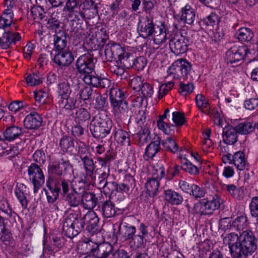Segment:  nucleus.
<instances>
[{"label": "nucleus", "mask_w": 258, "mask_h": 258, "mask_svg": "<svg viewBox=\"0 0 258 258\" xmlns=\"http://www.w3.org/2000/svg\"><path fill=\"white\" fill-rule=\"evenodd\" d=\"M99 222V218L94 211L90 210L85 215L83 219L78 218L74 214H70L64 220L62 225L64 234L70 238L77 236L86 225V229H94Z\"/></svg>", "instance_id": "f257e3e1"}, {"label": "nucleus", "mask_w": 258, "mask_h": 258, "mask_svg": "<svg viewBox=\"0 0 258 258\" xmlns=\"http://www.w3.org/2000/svg\"><path fill=\"white\" fill-rule=\"evenodd\" d=\"M112 121L104 113L96 115L90 124V130L95 138L105 137L110 133Z\"/></svg>", "instance_id": "f03ea898"}, {"label": "nucleus", "mask_w": 258, "mask_h": 258, "mask_svg": "<svg viewBox=\"0 0 258 258\" xmlns=\"http://www.w3.org/2000/svg\"><path fill=\"white\" fill-rule=\"evenodd\" d=\"M251 54L255 56L257 55L256 51H251L245 45H234L226 51L225 60L228 64H236L245 57L249 58Z\"/></svg>", "instance_id": "7ed1b4c3"}, {"label": "nucleus", "mask_w": 258, "mask_h": 258, "mask_svg": "<svg viewBox=\"0 0 258 258\" xmlns=\"http://www.w3.org/2000/svg\"><path fill=\"white\" fill-rule=\"evenodd\" d=\"M192 70L191 63L184 59H178L173 62L167 71V77L179 79L188 78Z\"/></svg>", "instance_id": "20e7f679"}, {"label": "nucleus", "mask_w": 258, "mask_h": 258, "mask_svg": "<svg viewBox=\"0 0 258 258\" xmlns=\"http://www.w3.org/2000/svg\"><path fill=\"white\" fill-rule=\"evenodd\" d=\"M87 150L85 147L79 148L78 154L83 162L85 171V174L81 181L84 183L93 184L95 180V175L94 172L95 165L93 160L87 156Z\"/></svg>", "instance_id": "39448f33"}, {"label": "nucleus", "mask_w": 258, "mask_h": 258, "mask_svg": "<svg viewBox=\"0 0 258 258\" xmlns=\"http://www.w3.org/2000/svg\"><path fill=\"white\" fill-rule=\"evenodd\" d=\"M239 238L240 255L241 254L250 255L255 251L257 248L256 239L251 230L243 231L240 234Z\"/></svg>", "instance_id": "423d86ee"}, {"label": "nucleus", "mask_w": 258, "mask_h": 258, "mask_svg": "<svg viewBox=\"0 0 258 258\" xmlns=\"http://www.w3.org/2000/svg\"><path fill=\"white\" fill-rule=\"evenodd\" d=\"M57 93L59 107L67 110L75 107V101L70 98L71 93L70 85L67 81H63L58 85Z\"/></svg>", "instance_id": "0eeeda50"}, {"label": "nucleus", "mask_w": 258, "mask_h": 258, "mask_svg": "<svg viewBox=\"0 0 258 258\" xmlns=\"http://www.w3.org/2000/svg\"><path fill=\"white\" fill-rule=\"evenodd\" d=\"M222 202L221 197L215 195L211 200L196 204L194 208V211L201 215L212 214L215 210L219 208Z\"/></svg>", "instance_id": "6e6552de"}, {"label": "nucleus", "mask_w": 258, "mask_h": 258, "mask_svg": "<svg viewBox=\"0 0 258 258\" xmlns=\"http://www.w3.org/2000/svg\"><path fill=\"white\" fill-rule=\"evenodd\" d=\"M96 59L92 54L87 53L80 55L76 61V68L81 74H89L94 71Z\"/></svg>", "instance_id": "1a4fd4ad"}, {"label": "nucleus", "mask_w": 258, "mask_h": 258, "mask_svg": "<svg viewBox=\"0 0 258 258\" xmlns=\"http://www.w3.org/2000/svg\"><path fill=\"white\" fill-rule=\"evenodd\" d=\"M30 181L33 185V190L37 193L45 182V176L42 169L37 164L32 163L28 168Z\"/></svg>", "instance_id": "9d476101"}, {"label": "nucleus", "mask_w": 258, "mask_h": 258, "mask_svg": "<svg viewBox=\"0 0 258 258\" xmlns=\"http://www.w3.org/2000/svg\"><path fill=\"white\" fill-rule=\"evenodd\" d=\"M105 54L108 59H117L124 64L125 58L130 53L126 52L125 48L119 44L111 43L107 44L105 47Z\"/></svg>", "instance_id": "9b49d317"}, {"label": "nucleus", "mask_w": 258, "mask_h": 258, "mask_svg": "<svg viewBox=\"0 0 258 258\" xmlns=\"http://www.w3.org/2000/svg\"><path fill=\"white\" fill-rule=\"evenodd\" d=\"M214 122L215 124L223 128V140L227 145H233L237 141V131L231 125L223 126L224 121L220 118L219 113L214 116Z\"/></svg>", "instance_id": "f8f14e48"}, {"label": "nucleus", "mask_w": 258, "mask_h": 258, "mask_svg": "<svg viewBox=\"0 0 258 258\" xmlns=\"http://www.w3.org/2000/svg\"><path fill=\"white\" fill-rule=\"evenodd\" d=\"M48 172L58 175L71 174L73 173V168L68 160L61 159L51 162L48 167Z\"/></svg>", "instance_id": "ddd939ff"}, {"label": "nucleus", "mask_w": 258, "mask_h": 258, "mask_svg": "<svg viewBox=\"0 0 258 258\" xmlns=\"http://www.w3.org/2000/svg\"><path fill=\"white\" fill-rule=\"evenodd\" d=\"M172 51L176 55L186 52L189 46L188 38L183 35L175 36L169 42Z\"/></svg>", "instance_id": "4468645a"}, {"label": "nucleus", "mask_w": 258, "mask_h": 258, "mask_svg": "<svg viewBox=\"0 0 258 258\" xmlns=\"http://www.w3.org/2000/svg\"><path fill=\"white\" fill-rule=\"evenodd\" d=\"M239 241V236L235 232L227 234L223 237V244L228 246L232 256H240Z\"/></svg>", "instance_id": "2eb2a0df"}, {"label": "nucleus", "mask_w": 258, "mask_h": 258, "mask_svg": "<svg viewBox=\"0 0 258 258\" xmlns=\"http://www.w3.org/2000/svg\"><path fill=\"white\" fill-rule=\"evenodd\" d=\"M48 190H45L47 200L49 203L52 204L57 199L60 191V184L58 181L53 177H49L46 181Z\"/></svg>", "instance_id": "dca6fc26"}, {"label": "nucleus", "mask_w": 258, "mask_h": 258, "mask_svg": "<svg viewBox=\"0 0 258 258\" xmlns=\"http://www.w3.org/2000/svg\"><path fill=\"white\" fill-rule=\"evenodd\" d=\"M83 80L86 84L97 88H106L110 83V80L102 74L100 76L87 74L84 77Z\"/></svg>", "instance_id": "f3484780"}, {"label": "nucleus", "mask_w": 258, "mask_h": 258, "mask_svg": "<svg viewBox=\"0 0 258 258\" xmlns=\"http://www.w3.org/2000/svg\"><path fill=\"white\" fill-rule=\"evenodd\" d=\"M170 110L167 108L165 110L163 115L159 116L157 121V126L159 130L167 135H173L175 133V126L171 123H168L164 120L169 115Z\"/></svg>", "instance_id": "a211bd4d"}, {"label": "nucleus", "mask_w": 258, "mask_h": 258, "mask_svg": "<svg viewBox=\"0 0 258 258\" xmlns=\"http://www.w3.org/2000/svg\"><path fill=\"white\" fill-rule=\"evenodd\" d=\"M155 44L160 45L164 43L167 38L166 29L164 24L155 25L150 36Z\"/></svg>", "instance_id": "6ab92c4d"}, {"label": "nucleus", "mask_w": 258, "mask_h": 258, "mask_svg": "<svg viewBox=\"0 0 258 258\" xmlns=\"http://www.w3.org/2000/svg\"><path fill=\"white\" fill-rule=\"evenodd\" d=\"M4 30L2 37V48L4 49H8L11 44H15L17 41L20 40L21 37L17 32H10Z\"/></svg>", "instance_id": "aec40b11"}, {"label": "nucleus", "mask_w": 258, "mask_h": 258, "mask_svg": "<svg viewBox=\"0 0 258 258\" xmlns=\"http://www.w3.org/2000/svg\"><path fill=\"white\" fill-rule=\"evenodd\" d=\"M42 118L38 113L33 112L28 114L24 120V124L28 129H36L40 127L42 123Z\"/></svg>", "instance_id": "412c9836"}, {"label": "nucleus", "mask_w": 258, "mask_h": 258, "mask_svg": "<svg viewBox=\"0 0 258 258\" xmlns=\"http://www.w3.org/2000/svg\"><path fill=\"white\" fill-rule=\"evenodd\" d=\"M146 63V59L144 57L139 56L135 59L134 55L130 53L125 58V62H124V65L140 71L144 69Z\"/></svg>", "instance_id": "4be33fe9"}, {"label": "nucleus", "mask_w": 258, "mask_h": 258, "mask_svg": "<svg viewBox=\"0 0 258 258\" xmlns=\"http://www.w3.org/2000/svg\"><path fill=\"white\" fill-rule=\"evenodd\" d=\"M74 60L72 53L69 50L60 51L53 58L54 62L59 66L70 64Z\"/></svg>", "instance_id": "5701e85b"}, {"label": "nucleus", "mask_w": 258, "mask_h": 258, "mask_svg": "<svg viewBox=\"0 0 258 258\" xmlns=\"http://www.w3.org/2000/svg\"><path fill=\"white\" fill-rule=\"evenodd\" d=\"M196 103L198 107L205 113L209 114L210 116L214 118L216 114L214 113L216 112L215 110H211L209 103L205 97L202 94H198L196 97Z\"/></svg>", "instance_id": "b1692460"}, {"label": "nucleus", "mask_w": 258, "mask_h": 258, "mask_svg": "<svg viewBox=\"0 0 258 258\" xmlns=\"http://www.w3.org/2000/svg\"><path fill=\"white\" fill-rule=\"evenodd\" d=\"M27 189L26 185L22 183H18L15 189V194L23 209H25L28 205L26 197Z\"/></svg>", "instance_id": "393cba45"}, {"label": "nucleus", "mask_w": 258, "mask_h": 258, "mask_svg": "<svg viewBox=\"0 0 258 258\" xmlns=\"http://www.w3.org/2000/svg\"><path fill=\"white\" fill-rule=\"evenodd\" d=\"M195 12L188 5H186L181 9L180 19L189 25L193 24L195 19Z\"/></svg>", "instance_id": "a878e982"}, {"label": "nucleus", "mask_w": 258, "mask_h": 258, "mask_svg": "<svg viewBox=\"0 0 258 258\" xmlns=\"http://www.w3.org/2000/svg\"><path fill=\"white\" fill-rule=\"evenodd\" d=\"M164 200L172 205H178L181 204L183 201L182 197L177 192L169 189L164 190Z\"/></svg>", "instance_id": "bb28decb"}, {"label": "nucleus", "mask_w": 258, "mask_h": 258, "mask_svg": "<svg viewBox=\"0 0 258 258\" xmlns=\"http://www.w3.org/2000/svg\"><path fill=\"white\" fill-rule=\"evenodd\" d=\"M112 112L115 116L119 117L127 110V104L126 101L119 100L110 102Z\"/></svg>", "instance_id": "cd10ccee"}, {"label": "nucleus", "mask_w": 258, "mask_h": 258, "mask_svg": "<svg viewBox=\"0 0 258 258\" xmlns=\"http://www.w3.org/2000/svg\"><path fill=\"white\" fill-rule=\"evenodd\" d=\"M170 136V137H167L163 140L161 143L165 150L175 154L179 150V146L177 143L176 138L172 137V135Z\"/></svg>", "instance_id": "c85d7f7f"}, {"label": "nucleus", "mask_w": 258, "mask_h": 258, "mask_svg": "<svg viewBox=\"0 0 258 258\" xmlns=\"http://www.w3.org/2000/svg\"><path fill=\"white\" fill-rule=\"evenodd\" d=\"M14 18L13 12L9 10H4L0 16V29L6 30L12 24Z\"/></svg>", "instance_id": "c756f323"}, {"label": "nucleus", "mask_w": 258, "mask_h": 258, "mask_svg": "<svg viewBox=\"0 0 258 258\" xmlns=\"http://www.w3.org/2000/svg\"><path fill=\"white\" fill-rule=\"evenodd\" d=\"M22 134V129L16 126H11L8 127L4 132L5 139L10 142L13 141L18 138Z\"/></svg>", "instance_id": "7c9ffc66"}, {"label": "nucleus", "mask_w": 258, "mask_h": 258, "mask_svg": "<svg viewBox=\"0 0 258 258\" xmlns=\"http://www.w3.org/2000/svg\"><path fill=\"white\" fill-rule=\"evenodd\" d=\"M81 201L84 208L91 210L96 206L97 199L92 193L85 192L82 195Z\"/></svg>", "instance_id": "2f4dec72"}, {"label": "nucleus", "mask_w": 258, "mask_h": 258, "mask_svg": "<svg viewBox=\"0 0 258 258\" xmlns=\"http://www.w3.org/2000/svg\"><path fill=\"white\" fill-rule=\"evenodd\" d=\"M113 251L112 246L108 243H100L95 258H110Z\"/></svg>", "instance_id": "473e14b6"}, {"label": "nucleus", "mask_w": 258, "mask_h": 258, "mask_svg": "<svg viewBox=\"0 0 258 258\" xmlns=\"http://www.w3.org/2000/svg\"><path fill=\"white\" fill-rule=\"evenodd\" d=\"M211 130L206 128L203 134L202 150L205 153L211 152L213 149V143L210 139Z\"/></svg>", "instance_id": "72a5a7b5"}, {"label": "nucleus", "mask_w": 258, "mask_h": 258, "mask_svg": "<svg viewBox=\"0 0 258 258\" xmlns=\"http://www.w3.org/2000/svg\"><path fill=\"white\" fill-rule=\"evenodd\" d=\"M232 162L239 170H243L245 168L246 160L242 152L238 151L232 156Z\"/></svg>", "instance_id": "f704fd0d"}, {"label": "nucleus", "mask_w": 258, "mask_h": 258, "mask_svg": "<svg viewBox=\"0 0 258 258\" xmlns=\"http://www.w3.org/2000/svg\"><path fill=\"white\" fill-rule=\"evenodd\" d=\"M160 138L157 136L154 140L146 147L145 153L148 158H153L159 151L160 148Z\"/></svg>", "instance_id": "c9c22d12"}, {"label": "nucleus", "mask_w": 258, "mask_h": 258, "mask_svg": "<svg viewBox=\"0 0 258 258\" xmlns=\"http://www.w3.org/2000/svg\"><path fill=\"white\" fill-rule=\"evenodd\" d=\"M159 181L155 179L149 178L145 184L146 193L150 197L156 196L158 191Z\"/></svg>", "instance_id": "e433bc0d"}, {"label": "nucleus", "mask_w": 258, "mask_h": 258, "mask_svg": "<svg viewBox=\"0 0 258 258\" xmlns=\"http://www.w3.org/2000/svg\"><path fill=\"white\" fill-rule=\"evenodd\" d=\"M27 85L29 86H35L41 84L43 80V76L39 72L30 74L25 77Z\"/></svg>", "instance_id": "4c0bfd02"}, {"label": "nucleus", "mask_w": 258, "mask_h": 258, "mask_svg": "<svg viewBox=\"0 0 258 258\" xmlns=\"http://www.w3.org/2000/svg\"><path fill=\"white\" fill-rule=\"evenodd\" d=\"M136 232V228L134 226L124 223L119 229V233L124 240L133 238Z\"/></svg>", "instance_id": "58836bf2"}, {"label": "nucleus", "mask_w": 258, "mask_h": 258, "mask_svg": "<svg viewBox=\"0 0 258 258\" xmlns=\"http://www.w3.org/2000/svg\"><path fill=\"white\" fill-rule=\"evenodd\" d=\"M155 25L153 21L149 19L144 22H140L139 29L142 36L145 37L150 36Z\"/></svg>", "instance_id": "ea45409f"}, {"label": "nucleus", "mask_w": 258, "mask_h": 258, "mask_svg": "<svg viewBox=\"0 0 258 258\" xmlns=\"http://www.w3.org/2000/svg\"><path fill=\"white\" fill-rule=\"evenodd\" d=\"M92 93V90L90 87H85L83 88L79 89L76 92H75L73 94V96L77 94L75 99V102L78 100H82L85 101L90 98Z\"/></svg>", "instance_id": "a19ab883"}, {"label": "nucleus", "mask_w": 258, "mask_h": 258, "mask_svg": "<svg viewBox=\"0 0 258 258\" xmlns=\"http://www.w3.org/2000/svg\"><path fill=\"white\" fill-rule=\"evenodd\" d=\"M253 34L251 30L248 28L242 27L237 32V37L240 41H249L251 40Z\"/></svg>", "instance_id": "79ce46f5"}, {"label": "nucleus", "mask_w": 258, "mask_h": 258, "mask_svg": "<svg viewBox=\"0 0 258 258\" xmlns=\"http://www.w3.org/2000/svg\"><path fill=\"white\" fill-rule=\"evenodd\" d=\"M115 140L120 145H128L130 138L127 132L122 130H118L114 135Z\"/></svg>", "instance_id": "37998d69"}, {"label": "nucleus", "mask_w": 258, "mask_h": 258, "mask_svg": "<svg viewBox=\"0 0 258 258\" xmlns=\"http://www.w3.org/2000/svg\"><path fill=\"white\" fill-rule=\"evenodd\" d=\"M75 121L81 123L90 118V115L87 110L84 108H80L76 110L75 115Z\"/></svg>", "instance_id": "c03bdc74"}, {"label": "nucleus", "mask_w": 258, "mask_h": 258, "mask_svg": "<svg viewBox=\"0 0 258 258\" xmlns=\"http://www.w3.org/2000/svg\"><path fill=\"white\" fill-rule=\"evenodd\" d=\"M102 213L105 218H110L115 215L114 205L110 201L105 202L102 205Z\"/></svg>", "instance_id": "a18cd8bd"}, {"label": "nucleus", "mask_w": 258, "mask_h": 258, "mask_svg": "<svg viewBox=\"0 0 258 258\" xmlns=\"http://www.w3.org/2000/svg\"><path fill=\"white\" fill-rule=\"evenodd\" d=\"M247 225V219L246 216L243 215L237 217L232 221L233 228L238 231L243 230Z\"/></svg>", "instance_id": "49530a36"}, {"label": "nucleus", "mask_w": 258, "mask_h": 258, "mask_svg": "<svg viewBox=\"0 0 258 258\" xmlns=\"http://www.w3.org/2000/svg\"><path fill=\"white\" fill-rule=\"evenodd\" d=\"M237 133L242 135L248 134L253 130V125L248 121H242L236 126Z\"/></svg>", "instance_id": "de8ad7c7"}, {"label": "nucleus", "mask_w": 258, "mask_h": 258, "mask_svg": "<svg viewBox=\"0 0 258 258\" xmlns=\"http://www.w3.org/2000/svg\"><path fill=\"white\" fill-rule=\"evenodd\" d=\"M137 138H138L140 146L143 145L150 141L151 139V136L149 129L146 127L142 128L137 135Z\"/></svg>", "instance_id": "09e8293b"}, {"label": "nucleus", "mask_w": 258, "mask_h": 258, "mask_svg": "<svg viewBox=\"0 0 258 258\" xmlns=\"http://www.w3.org/2000/svg\"><path fill=\"white\" fill-rule=\"evenodd\" d=\"M255 94L245 99L243 102L244 107L247 110H252L258 106V96Z\"/></svg>", "instance_id": "8fccbe9b"}, {"label": "nucleus", "mask_w": 258, "mask_h": 258, "mask_svg": "<svg viewBox=\"0 0 258 258\" xmlns=\"http://www.w3.org/2000/svg\"><path fill=\"white\" fill-rule=\"evenodd\" d=\"M59 145L63 152H71L74 147V143L71 138L64 136L60 140Z\"/></svg>", "instance_id": "3c124183"}, {"label": "nucleus", "mask_w": 258, "mask_h": 258, "mask_svg": "<svg viewBox=\"0 0 258 258\" xmlns=\"http://www.w3.org/2000/svg\"><path fill=\"white\" fill-rule=\"evenodd\" d=\"M66 200L70 206L75 207L80 204L81 196L77 192L73 191L67 196Z\"/></svg>", "instance_id": "603ef678"}, {"label": "nucleus", "mask_w": 258, "mask_h": 258, "mask_svg": "<svg viewBox=\"0 0 258 258\" xmlns=\"http://www.w3.org/2000/svg\"><path fill=\"white\" fill-rule=\"evenodd\" d=\"M181 167L184 170L190 174L197 175L199 173L198 168L188 160L181 161Z\"/></svg>", "instance_id": "864d4df0"}, {"label": "nucleus", "mask_w": 258, "mask_h": 258, "mask_svg": "<svg viewBox=\"0 0 258 258\" xmlns=\"http://www.w3.org/2000/svg\"><path fill=\"white\" fill-rule=\"evenodd\" d=\"M239 94L235 90H231L229 96L225 98L226 103L231 106H236L239 103Z\"/></svg>", "instance_id": "5fc2aeb1"}, {"label": "nucleus", "mask_w": 258, "mask_h": 258, "mask_svg": "<svg viewBox=\"0 0 258 258\" xmlns=\"http://www.w3.org/2000/svg\"><path fill=\"white\" fill-rule=\"evenodd\" d=\"M84 245L86 248V252L92 254L95 257L100 243L98 244L90 240L88 241L84 242Z\"/></svg>", "instance_id": "6e6d98bb"}, {"label": "nucleus", "mask_w": 258, "mask_h": 258, "mask_svg": "<svg viewBox=\"0 0 258 258\" xmlns=\"http://www.w3.org/2000/svg\"><path fill=\"white\" fill-rule=\"evenodd\" d=\"M124 92L119 88H112L110 91V102L121 100L124 97Z\"/></svg>", "instance_id": "4d7b16f0"}, {"label": "nucleus", "mask_w": 258, "mask_h": 258, "mask_svg": "<svg viewBox=\"0 0 258 258\" xmlns=\"http://www.w3.org/2000/svg\"><path fill=\"white\" fill-rule=\"evenodd\" d=\"M172 119L175 124V127L182 126L185 121L184 113L179 111H174L172 113Z\"/></svg>", "instance_id": "13d9d810"}, {"label": "nucleus", "mask_w": 258, "mask_h": 258, "mask_svg": "<svg viewBox=\"0 0 258 258\" xmlns=\"http://www.w3.org/2000/svg\"><path fill=\"white\" fill-rule=\"evenodd\" d=\"M152 177L158 181L163 178L165 176V171L164 167L161 165H157L154 167L152 171Z\"/></svg>", "instance_id": "bf43d9fd"}, {"label": "nucleus", "mask_w": 258, "mask_h": 258, "mask_svg": "<svg viewBox=\"0 0 258 258\" xmlns=\"http://www.w3.org/2000/svg\"><path fill=\"white\" fill-rule=\"evenodd\" d=\"M8 108L10 111L14 112L23 109L25 110L29 109V106L24 103V102L18 101L11 102L9 104Z\"/></svg>", "instance_id": "052dcab7"}, {"label": "nucleus", "mask_w": 258, "mask_h": 258, "mask_svg": "<svg viewBox=\"0 0 258 258\" xmlns=\"http://www.w3.org/2000/svg\"><path fill=\"white\" fill-rule=\"evenodd\" d=\"M194 89V85L192 83H180L179 85V93L183 96H186L191 93Z\"/></svg>", "instance_id": "680f3d73"}, {"label": "nucleus", "mask_w": 258, "mask_h": 258, "mask_svg": "<svg viewBox=\"0 0 258 258\" xmlns=\"http://www.w3.org/2000/svg\"><path fill=\"white\" fill-rule=\"evenodd\" d=\"M144 83L141 77L138 76L133 78L130 82V86L131 88L135 92L140 91L141 88Z\"/></svg>", "instance_id": "e2e57ef3"}, {"label": "nucleus", "mask_w": 258, "mask_h": 258, "mask_svg": "<svg viewBox=\"0 0 258 258\" xmlns=\"http://www.w3.org/2000/svg\"><path fill=\"white\" fill-rule=\"evenodd\" d=\"M174 86V83L172 81H169L167 83H165L161 85L159 89V98H161L164 95L167 94Z\"/></svg>", "instance_id": "0e129e2a"}, {"label": "nucleus", "mask_w": 258, "mask_h": 258, "mask_svg": "<svg viewBox=\"0 0 258 258\" xmlns=\"http://www.w3.org/2000/svg\"><path fill=\"white\" fill-rule=\"evenodd\" d=\"M224 189L227 190L228 193L235 198L239 197L240 189L237 188L233 184H224L223 186Z\"/></svg>", "instance_id": "69168bd1"}, {"label": "nucleus", "mask_w": 258, "mask_h": 258, "mask_svg": "<svg viewBox=\"0 0 258 258\" xmlns=\"http://www.w3.org/2000/svg\"><path fill=\"white\" fill-rule=\"evenodd\" d=\"M189 195H192L196 198H201L204 197L205 190L202 187H200L196 184H191V193Z\"/></svg>", "instance_id": "338daca9"}, {"label": "nucleus", "mask_w": 258, "mask_h": 258, "mask_svg": "<svg viewBox=\"0 0 258 258\" xmlns=\"http://www.w3.org/2000/svg\"><path fill=\"white\" fill-rule=\"evenodd\" d=\"M250 213L252 217H258V197H255L251 200L250 204Z\"/></svg>", "instance_id": "774afa93"}]
</instances>
